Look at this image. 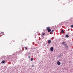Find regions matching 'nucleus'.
Here are the masks:
<instances>
[{
    "instance_id": "obj_1",
    "label": "nucleus",
    "mask_w": 73,
    "mask_h": 73,
    "mask_svg": "<svg viewBox=\"0 0 73 73\" xmlns=\"http://www.w3.org/2000/svg\"><path fill=\"white\" fill-rule=\"evenodd\" d=\"M46 30H47L48 32H50L51 31V29H50V27H47Z\"/></svg>"
},
{
    "instance_id": "obj_2",
    "label": "nucleus",
    "mask_w": 73,
    "mask_h": 73,
    "mask_svg": "<svg viewBox=\"0 0 73 73\" xmlns=\"http://www.w3.org/2000/svg\"><path fill=\"white\" fill-rule=\"evenodd\" d=\"M57 64L58 65H60L61 64V62H60L58 61L57 62Z\"/></svg>"
},
{
    "instance_id": "obj_3",
    "label": "nucleus",
    "mask_w": 73,
    "mask_h": 73,
    "mask_svg": "<svg viewBox=\"0 0 73 73\" xmlns=\"http://www.w3.org/2000/svg\"><path fill=\"white\" fill-rule=\"evenodd\" d=\"M62 44L63 45H65V46H66V43L65 42H62Z\"/></svg>"
},
{
    "instance_id": "obj_4",
    "label": "nucleus",
    "mask_w": 73,
    "mask_h": 73,
    "mask_svg": "<svg viewBox=\"0 0 73 73\" xmlns=\"http://www.w3.org/2000/svg\"><path fill=\"white\" fill-rule=\"evenodd\" d=\"M50 51L51 52H52V51H53V47H52L51 48H50Z\"/></svg>"
},
{
    "instance_id": "obj_5",
    "label": "nucleus",
    "mask_w": 73,
    "mask_h": 73,
    "mask_svg": "<svg viewBox=\"0 0 73 73\" xmlns=\"http://www.w3.org/2000/svg\"><path fill=\"white\" fill-rule=\"evenodd\" d=\"M51 41L50 40H49L48 41V44H50V43L51 42Z\"/></svg>"
},
{
    "instance_id": "obj_6",
    "label": "nucleus",
    "mask_w": 73,
    "mask_h": 73,
    "mask_svg": "<svg viewBox=\"0 0 73 73\" xmlns=\"http://www.w3.org/2000/svg\"><path fill=\"white\" fill-rule=\"evenodd\" d=\"M4 62H5V61L3 60L2 61V62H1V64H4Z\"/></svg>"
},
{
    "instance_id": "obj_7",
    "label": "nucleus",
    "mask_w": 73,
    "mask_h": 73,
    "mask_svg": "<svg viewBox=\"0 0 73 73\" xmlns=\"http://www.w3.org/2000/svg\"><path fill=\"white\" fill-rule=\"evenodd\" d=\"M45 33H43L42 34V36H44L45 35Z\"/></svg>"
},
{
    "instance_id": "obj_8",
    "label": "nucleus",
    "mask_w": 73,
    "mask_h": 73,
    "mask_svg": "<svg viewBox=\"0 0 73 73\" xmlns=\"http://www.w3.org/2000/svg\"><path fill=\"white\" fill-rule=\"evenodd\" d=\"M61 32L62 33H64V31L63 30H62Z\"/></svg>"
},
{
    "instance_id": "obj_9",
    "label": "nucleus",
    "mask_w": 73,
    "mask_h": 73,
    "mask_svg": "<svg viewBox=\"0 0 73 73\" xmlns=\"http://www.w3.org/2000/svg\"><path fill=\"white\" fill-rule=\"evenodd\" d=\"M66 37H69V35H66Z\"/></svg>"
},
{
    "instance_id": "obj_10",
    "label": "nucleus",
    "mask_w": 73,
    "mask_h": 73,
    "mask_svg": "<svg viewBox=\"0 0 73 73\" xmlns=\"http://www.w3.org/2000/svg\"><path fill=\"white\" fill-rule=\"evenodd\" d=\"M31 61H33V58H31Z\"/></svg>"
},
{
    "instance_id": "obj_11",
    "label": "nucleus",
    "mask_w": 73,
    "mask_h": 73,
    "mask_svg": "<svg viewBox=\"0 0 73 73\" xmlns=\"http://www.w3.org/2000/svg\"><path fill=\"white\" fill-rule=\"evenodd\" d=\"M71 27L72 28H73V25H71Z\"/></svg>"
},
{
    "instance_id": "obj_12",
    "label": "nucleus",
    "mask_w": 73,
    "mask_h": 73,
    "mask_svg": "<svg viewBox=\"0 0 73 73\" xmlns=\"http://www.w3.org/2000/svg\"><path fill=\"white\" fill-rule=\"evenodd\" d=\"M51 32H54V30H52Z\"/></svg>"
},
{
    "instance_id": "obj_13",
    "label": "nucleus",
    "mask_w": 73,
    "mask_h": 73,
    "mask_svg": "<svg viewBox=\"0 0 73 73\" xmlns=\"http://www.w3.org/2000/svg\"><path fill=\"white\" fill-rule=\"evenodd\" d=\"M3 35H4V33L3 32H2L1 33Z\"/></svg>"
},
{
    "instance_id": "obj_14",
    "label": "nucleus",
    "mask_w": 73,
    "mask_h": 73,
    "mask_svg": "<svg viewBox=\"0 0 73 73\" xmlns=\"http://www.w3.org/2000/svg\"><path fill=\"white\" fill-rule=\"evenodd\" d=\"M25 48L26 50H27V47H25Z\"/></svg>"
},
{
    "instance_id": "obj_15",
    "label": "nucleus",
    "mask_w": 73,
    "mask_h": 73,
    "mask_svg": "<svg viewBox=\"0 0 73 73\" xmlns=\"http://www.w3.org/2000/svg\"><path fill=\"white\" fill-rule=\"evenodd\" d=\"M29 58H31V57H30V56H29Z\"/></svg>"
},
{
    "instance_id": "obj_16",
    "label": "nucleus",
    "mask_w": 73,
    "mask_h": 73,
    "mask_svg": "<svg viewBox=\"0 0 73 73\" xmlns=\"http://www.w3.org/2000/svg\"><path fill=\"white\" fill-rule=\"evenodd\" d=\"M32 66L34 67V65H32Z\"/></svg>"
},
{
    "instance_id": "obj_17",
    "label": "nucleus",
    "mask_w": 73,
    "mask_h": 73,
    "mask_svg": "<svg viewBox=\"0 0 73 73\" xmlns=\"http://www.w3.org/2000/svg\"><path fill=\"white\" fill-rule=\"evenodd\" d=\"M66 47H67V48H68V46H66Z\"/></svg>"
}]
</instances>
